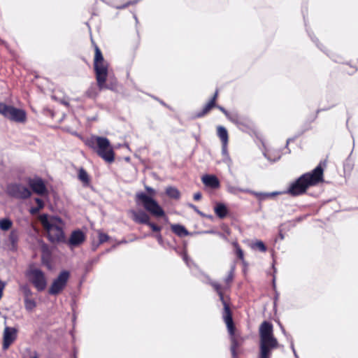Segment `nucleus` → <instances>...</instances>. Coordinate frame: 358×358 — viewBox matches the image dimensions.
I'll list each match as a JSON object with an SVG mask.
<instances>
[{"instance_id":"nucleus-46","label":"nucleus","mask_w":358,"mask_h":358,"mask_svg":"<svg viewBox=\"0 0 358 358\" xmlns=\"http://www.w3.org/2000/svg\"><path fill=\"white\" fill-rule=\"evenodd\" d=\"M41 209H39L37 206L36 207H31L29 210V212L31 215H36L37 214Z\"/></svg>"},{"instance_id":"nucleus-60","label":"nucleus","mask_w":358,"mask_h":358,"mask_svg":"<svg viewBox=\"0 0 358 358\" xmlns=\"http://www.w3.org/2000/svg\"><path fill=\"white\" fill-rule=\"evenodd\" d=\"M74 358H76V357H74Z\"/></svg>"},{"instance_id":"nucleus-4","label":"nucleus","mask_w":358,"mask_h":358,"mask_svg":"<svg viewBox=\"0 0 358 358\" xmlns=\"http://www.w3.org/2000/svg\"><path fill=\"white\" fill-rule=\"evenodd\" d=\"M85 145L93 150L99 157L108 163L115 159V153L109 140L103 136H92L85 141Z\"/></svg>"},{"instance_id":"nucleus-21","label":"nucleus","mask_w":358,"mask_h":358,"mask_svg":"<svg viewBox=\"0 0 358 358\" xmlns=\"http://www.w3.org/2000/svg\"><path fill=\"white\" fill-rule=\"evenodd\" d=\"M172 231L178 236L179 237H184L189 235V231L186 229V228L179 224H172L171 226Z\"/></svg>"},{"instance_id":"nucleus-49","label":"nucleus","mask_w":358,"mask_h":358,"mask_svg":"<svg viewBox=\"0 0 358 358\" xmlns=\"http://www.w3.org/2000/svg\"><path fill=\"white\" fill-rule=\"evenodd\" d=\"M292 141H293V139H292V138H288V139L287 140L286 145H285V148L287 150V153H290V152H291V151H290V150H289V148H288V145H289V143Z\"/></svg>"},{"instance_id":"nucleus-22","label":"nucleus","mask_w":358,"mask_h":358,"mask_svg":"<svg viewBox=\"0 0 358 358\" xmlns=\"http://www.w3.org/2000/svg\"><path fill=\"white\" fill-rule=\"evenodd\" d=\"M213 107H215V104H214V99L210 100L203 108V109L195 113L194 117L199 118L206 115Z\"/></svg>"},{"instance_id":"nucleus-42","label":"nucleus","mask_w":358,"mask_h":358,"mask_svg":"<svg viewBox=\"0 0 358 358\" xmlns=\"http://www.w3.org/2000/svg\"><path fill=\"white\" fill-rule=\"evenodd\" d=\"M279 325H280V329L282 331V333L285 336L287 339L289 341V339L292 338L291 335H289V334L287 333V331H285L284 327L280 323L279 324Z\"/></svg>"},{"instance_id":"nucleus-30","label":"nucleus","mask_w":358,"mask_h":358,"mask_svg":"<svg viewBox=\"0 0 358 358\" xmlns=\"http://www.w3.org/2000/svg\"><path fill=\"white\" fill-rule=\"evenodd\" d=\"M251 248L253 250H258L263 252L266 251V247L262 241H257L255 243H252Z\"/></svg>"},{"instance_id":"nucleus-47","label":"nucleus","mask_w":358,"mask_h":358,"mask_svg":"<svg viewBox=\"0 0 358 358\" xmlns=\"http://www.w3.org/2000/svg\"><path fill=\"white\" fill-rule=\"evenodd\" d=\"M215 107H217L220 111H222L225 115L226 117L229 115V113L224 107L216 105Z\"/></svg>"},{"instance_id":"nucleus-36","label":"nucleus","mask_w":358,"mask_h":358,"mask_svg":"<svg viewBox=\"0 0 358 358\" xmlns=\"http://www.w3.org/2000/svg\"><path fill=\"white\" fill-rule=\"evenodd\" d=\"M272 350L260 349L259 358H270Z\"/></svg>"},{"instance_id":"nucleus-24","label":"nucleus","mask_w":358,"mask_h":358,"mask_svg":"<svg viewBox=\"0 0 358 358\" xmlns=\"http://www.w3.org/2000/svg\"><path fill=\"white\" fill-rule=\"evenodd\" d=\"M78 179L83 182L84 186H88L90 182V177L87 171L80 168L78 171Z\"/></svg>"},{"instance_id":"nucleus-57","label":"nucleus","mask_w":358,"mask_h":358,"mask_svg":"<svg viewBox=\"0 0 358 358\" xmlns=\"http://www.w3.org/2000/svg\"><path fill=\"white\" fill-rule=\"evenodd\" d=\"M280 236L281 239H283L284 237H283L282 234H280Z\"/></svg>"},{"instance_id":"nucleus-3","label":"nucleus","mask_w":358,"mask_h":358,"mask_svg":"<svg viewBox=\"0 0 358 358\" xmlns=\"http://www.w3.org/2000/svg\"><path fill=\"white\" fill-rule=\"evenodd\" d=\"M40 221L47 231L49 241L52 243H64V222L58 216L48 217L46 214L40 216Z\"/></svg>"},{"instance_id":"nucleus-19","label":"nucleus","mask_w":358,"mask_h":358,"mask_svg":"<svg viewBox=\"0 0 358 358\" xmlns=\"http://www.w3.org/2000/svg\"><path fill=\"white\" fill-rule=\"evenodd\" d=\"M215 215L220 219L224 218L228 214L227 206L222 203H217L214 207Z\"/></svg>"},{"instance_id":"nucleus-9","label":"nucleus","mask_w":358,"mask_h":358,"mask_svg":"<svg viewBox=\"0 0 358 358\" xmlns=\"http://www.w3.org/2000/svg\"><path fill=\"white\" fill-rule=\"evenodd\" d=\"M6 193L17 199H27L31 195L30 189L21 183H10L7 185Z\"/></svg>"},{"instance_id":"nucleus-37","label":"nucleus","mask_w":358,"mask_h":358,"mask_svg":"<svg viewBox=\"0 0 358 358\" xmlns=\"http://www.w3.org/2000/svg\"><path fill=\"white\" fill-rule=\"evenodd\" d=\"M146 225L149 226L151 229L155 232H160L162 230V227L155 224L153 222H151L150 220L148 221V223L146 224Z\"/></svg>"},{"instance_id":"nucleus-54","label":"nucleus","mask_w":358,"mask_h":358,"mask_svg":"<svg viewBox=\"0 0 358 358\" xmlns=\"http://www.w3.org/2000/svg\"><path fill=\"white\" fill-rule=\"evenodd\" d=\"M3 295V291L0 290V299H1Z\"/></svg>"},{"instance_id":"nucleus-11","label":"nucleus","mask_w":358,"mask_h":358,"mask_svg":"<svg viewBox=\"0 0 358 358\" xmlns=\"http://www.w3.org/2000/svg\"><path fill=\"white\" fill-rule=\"evenodd\" d=\"M211 286L214 288V289L217 293L220 300L221 301L223 306H224V311L222 314L223 319H226L227 320V323L229 326L232 322V314L231 311L229 308V303L227 302L224 297V294L222 290L221 285L217 282H210Z\"/></svg>"},{"instance_id":"nucleus-18","label":"nucleus","mask_w":358,"mask_h":358,"mask_svg":"<svg viewBox=\"0 0 358 358\" xmlns=\"http://www.w3.org/2000/svg\"><path fill=\"white\" fill-rule=\"evenodd\" d=\"M202 182L203 184L208 187L215 189L219 187L220 181L215 176L213 175H205L202 177Z\"/></svg>"},{"instance_id":"nucleus-7","label":"nucleus","mask_w":358,"mask_h":358,"mask_svg":"<svg viewBox=\"0 0 358 358\" xmlns=\"http://www.w3.org/2000/svg\"><path fill=\"white\" fill-rule=\"evenodd\" d=\"M0 114L15 122L24 123L27 120L25 110L12 106H8L1 102H0Z\"/></svg>"},{"instance_id":"nucleus-41","label":"nucleus","mask_w":358,"mask_h":358,"mask_svg":"<svg viewBox=\"0 0 358 358\" xmlns=\"http://www.w3.org/2000/svg\"><path fill=\"white\" fill-rule=\"evenodd\" d=\"M34 200H35L36 203H37V207L39 209L41 210L42 208H43V207H44V202H43V201L41 199L36 198Z\"/></svg>"},{"instance_id":"nucleus-8","label":"nucleus","mask_w":358,"mask_h":358,"mask_svg":"<svg viewBox=\"0 0 358 358\" xmlns=\"http://www.w3.org/2000/svg\"><path fill=\"white\" fill-rule=\"evenodd\" d=\"M26 276L38 292H43L47 286V279L44 272L38 268H29Z\"/></svg>"},{"instance_id":"nucleus-2","label":"nucleus","mask_w":358,"mask_h":358,"mask_svg":"<svg viewBox=\"0 0 358 358\" xmlns=\"http://www.w3.org/2000/svg\"><path fill=\"white\" fill-rule=\"evenodd\" d=\"M94 47V69L96 80V85L100 90L104 89L114 90L115 84L113 83H106L108 74V65L105 61L102 52L98 45L92 41Z\"/></svg>"},{"instance_id":"nucleus-35","label":"nucleus","mask_w":358,"mask_h":358,"mask_svg":"<svg viewBox=\"0 0 358 358\" xmlns=\"http://www.w3.org/2000/svg\"><path fill=\"white\" fill-rule=\"evenodd\" d=\"M182 257L187 266L191 267L194 264L192 260L188 257L186 251H183L182 253Z\"/></svg>"},{"instance_id":"nucleus-17","label":"nucleus","mask_w":358,"mask_h":358,"mask_svg":"<svg viewBox=\"0 0 358 358\" xmlns=\"http://www.w3.org/2000/svg\"><path fill=\"white\" fill-rule=\"evenodd\" d=\"M247 193H250L252 195L256 196L260 201L273 198L277 195L282 194L280 192H258L250 189L246 190Z\"/></svg>"},{"instance_id":"nucleus-53","label":"nucleus","mask_w":358,"mask_h":358,"mask_svg":"<svg viewBox=\"0 0 358 358\" xmlns=\"http://www.w3.org/2000/svg\"><path fill=\"white\" fill-rule=\"evenodd\" d=\"M273 288L275 289V276H273Z\"/></svg>"},{"instance_id":"nucleus-12","label":"nucleus","mask_w":358,"mask_h":358,"mask_svg":"<svg viewBox=\"0 0 358 358\" xmlns=\"http://www.w3.org/2000/svg\"><path fill=\"white\" fill-rule=\"evenodd\" d=\"M17 338V329L14 327H6L3 336V350H7Z\"/></svg>"},{"instance_id":"nucleus-27","label":"nucleus","mask_w":358,"mask_h":358,"mask_svg":"<svg viewBox=\"0 0 358 358\" xmlns=\"http://www.w3.org/2000/svg\"><path fill=\"white\" fill-rule=\"evenodd\" d=\"M18 233L16 230H12L9 234L8 240L12 245L13 248H16L18 242Z\"/></svg>"},{"instance_id":"nucleus-45","label":"nucleus","mask_w":358,"mask_h":358,"mask_svg":"<svg viewBox=\"0 0 358 358\" xmlns=\"http://www.w3.org/2000/svg\"><path fill=\"white\" fill-rule=\"evenodd\" d=\"M155 238H157L158 243L160 244V245H162L163 244V238H162V234H160V232H158L157 234H155Z\"/></svg>"},{"instance_id":"nucleus-34","label":"nucleus","mask_w":358,"mask_h":358,"mask_svg":"<svg viewBox=\"0 0 358 358\" xmlns=\"http://www.w3.org/2000/svg\"><path fill=\"white\" fill-rule=\"evenodd\" d=\"M234 245L235 247L236 254L238 258H239L241 260H243V251L242 250V249L240 248L239 245L237 243H234Z\"/></svg>"},{"instance_id":"nucleus-51","label":"nucleus","mask_w":358,"mask_h":358,"mask_svg":"<svg viewBox=\"0 0 358 358\" xmlns=\"http://www.w3.org/2000/svg\"><path fill=\"white\" fill-rule=\"evenodd\" d=\"M217 91L215 92L214 96L212 97V99L210 100H213L214 99V104H215V101H216V99L217 97Z\"/></svg>"},{"instance_id":"nucleus-5","label":"nucleus","mask_w":358,"mask_h":358,"mask_svg":"<svg viewBox=\"0 0 358 358\" xmlns=\"http://www.w3.org/2000/svg\"><path fill=\"white\" fill-rule=\"evenodd\" d=\"M145 190L151 195L149 196L145 192H139L136 194V201L138 204H141L144 209L152 215L160 217L165 215L164 210L159 206L156 200L152 196L155 194V190L148 186H145Z\"/></svg>"},{"instance_id":"nucleus-23","label":"nucleus","mask_w":358,"mask_h":358,"mask_svg":"<svg viewBox=\"0 0 358 358\" xmlns=\"http://www.w3.org/2000/svg\"><path fill=\"white\" fill-rule=\"evenodd\" d=\"M101 91L98 85L92 83L87 90L85 92V96L90 99H95L99 94V92Z\"/></svg>"},{"instance_id":"nucleus-14","label":"nucleus","mask_w":358,"mask_h":358,"mask_svg":"<svg viewBox=\"0 0 358 358\" xmlns=\"http://www.w3.org/2000/svg\"><path fill=\"white\" fill-rule=\"evenodd\" d=\"M223 320L227 324V329H228V331H229L230 337H231V345L230 350L231 352V355H238L236 350H237V348L239 347L240 343L235 336V332H234L235 327H234V322L232 321L231 324L229 326V324L227 323V320L226 319H223Z\"/></svg>"},{"instance_id":"nucleus-29","label":"nucleus","mask_w":358,"mask_h":358,"mask_svg":"<svg viewBox=\"0 0 358 358\" xmlns=\"http://www.w3.org/2000/svg\"><path fill=\"white\" fill-rule=\"evenodd\" d=\"M13 222L8 218L0 220V229L3 231L8 230L12 227Z\"/></svg>"},{"instance_id":"nucleus-50","label":"nucleus","mask_w":358,"mask_h":358,"mask_svg":"<svg viewBox=\"0 0 358 358\" xmlns=\"http://www.w3.org/2000/svg\"><path fill=\"white\" fill-rule=\"evenodd\" d=\"M6 286V283L0 280V290L3 291Z\"/></svg>"},{"instance_id":"nucleus-58","label":"nucleus","mask_w":358,"mask_h":358,"mask_svg":"<svg viewBox=\"0 0 358 358\" xmlns=\"http://www.w3.org/2000/svg\"><path fill=\"white\" fill-rule=\"evenodd\" d=\"M32 358H38V356L36 355Z\"/></svg>"},{"instance_id":"nucleus-43","label":"nucleus","mask_w":358,"mask_h":358,"mask_svg":"<svg viewBox=\"0 0 358 358\" xmlns=\"http://www.w3.org/2000/svg\"><path fill=\"white\" fill-rule=\"evenodd\" d=\"M289 341L290 343V348H291V349H292V352L294 353V355L295 358H299V356H298V355H297V353L296 352V350L294 348L293 339L291 338V339L289 340Z\"/></svg>"},{"instance_id":"nucleus-26","label":"nucleus","mask_w":358,"mask_h":358,"mask_svg":"<svg viewBox=\"0 0 358 358\" xmlns=\"http://www.w3.org/2000/svg\"><path fill=\"white\" fill-rule=\"evenodd\" d=\"M264 155L268 160H269L271 162H276L281 157V155L280 154V152L278 151L273 152L267 151V152H264Z\"/></svg>"},{"instance_id":"nucleus-13","label":"nucleus","mask_w":358,"mask_h":358,"mask_svg":"<svg viewBox=\"0 0 358 358\" xmlns=\"http://www.w3.org/2000/svg\"><path fill=\"white\" fill-rule=\"evenodd\" d=\"M29 185L32 191L38 195H44L48 192L45 185L41 178L29 179Z\"/></svg>"},{"instance_id":"nucleus-16","label":"nucleus","mask_w":358,"mask_h":358,"mask_svg":"<svg viewBox=\"0 0 358 358\" xmlns=\"http://www.w3.org/2000/svg\"><path fill=\"white\" fill-rule=\"evenodd\" d=\"M131 213L132 215V220L138 224H146L150 220L149 215L142 210L138 211L132 210H131Z\"/></svg>"},{"instance_id":"nucleus-15","label":"nucleus","mask_w":358,"mask_h":358,"mask_svg":"<svg viewBox=\"0 0 358 358\" xmlns=\"http://www.w3.org/2000/svg\"><path fill=\"white\" fill-rule=\"evenodd\" d=\"M85 240V234L80 229L72 231L67 242L70 247H77L81 245Z\"/></svg>"},{"instance_id":"nucleus-32","label":"nucleus","mask_w":358,"mask_h":358,"mask_svg":"<svg viewBox=\"0 0 358 358\" xmlns=\"http://www.w3.org/2000/svg\"><path fill=\"white\" fill-rule=\"evenodd\" d=\"M20 290L24 295V299L30 298L33 294L32 291L27 285H21Z\"/></svg>"},{"instance_id":"nucleus-31","label":"nucleus","mask_w":358,"mask_h":358,"mask_svg":"<svg viewBox=\"0 0 358 358\" xmlns=\"http://www.w3.org/2000/svg\"><path fill=\"white\" fill-rule=\"evenodd\" d=\"M227 117L229 120L236 124V125H241L242 124L239 115L236 113H229Z\"/></svg>"},{"instance_id":"nucleus-52","label":"nucleus","mask_w":358,"mask_h":358,"mask_svg":"<svg viewBox=\"0 0 358 358\" xmlns=\"http://www.w3.org/2000/svg\"><path fill=\"white\" fill-rule=\"evenodd\" d=\"M278 295H279L278 293L276 292L275 296V299H274V304L275 305V302H276V301H277V299L278 298Z\"/></svg>"},{"instance_id":"nucleus-56","label":"nucleus","mask_w":358,"mask_h":358,"mask_svg":"<svg viewBox=\"0 0 358 358\" xmlns=\"http://www.w3.org/2000/svg\"><path fill=\"white\" fill-rule=\"evenodd\" d=\"M312 41H313L315 43H317V39L315 38V40L314 38H312Z\"/></svg>"},{"instance_id":"nucleus-28","label":"nucleus","mask_w":358,"mask_h":358,"mask_svg":"<svg viewBox=\"0 0 358 358\" xmlns=\"http://www.w3.org/2000/svg\"><path fill=\"white\" fill-rule=\"evenodd\" d=\"M24 303L26 310L29 312L32 311L36 306V301L31 298L24 299Z\"/></svg>"},{"instance_id":"nucleus-6","label":"nucleus","mask_w":358,"mask_h":358,"mask_svg":"<svg viewBox=\"0 0 358 358\" xmlns=\"http://www.w3.org/2000/svg\"><path fill=\"white\" fill-rule=\"evenodd\" d=\"M260 349L273 350L278 348V342L273 336V324L264 321L259 327Z\"/></svg>"},{"instance_id":"nucleus-20","label":"nucleus","mask_w":358,"mask_h":358,"mask_svg":"<svg viewBox=\"0 0 358 358\" xmlns=\"http://www.w3.org/2000/svg\"><path fill=\"white\" fill-rule=\"evenodd\" d=\"M217 135L222 143L223 150L225 151L226 147L228 143L227 130L224 127L219 126L217 127Z\"/></svg>"},{"instance_id":"nucleus-59","label":"nucleus","mask_w":358,"mask_h":358,"mask_svg":"<svg viewBox=\"0 0 358 358\" xmlns=\"http://www.w3.org/2000/svg\"><path fill=\"white\" fill-rule=\"evenodd\" d=\"M134 18H135L136 21H137V17L136 15H134Z\"/></svg>"},{"instance_id":"nucleus-10","label":"nucleus","mask_w":358,"mask_h":358,"mask_svg":"<svg viewBox=\"0 0 358 358\" xmlns=\"http://www.w3.org/2000/svg\"><path fill=\"white\" fill-rule=\"evenodd\" d=\"M70 277V273L68 271H62L59 275L52 281L49 289L50 295L56 296L60 294L66 287Z\"/></svg>"},{"instance_id":"nucleus-55","label":"nucleus","mask_w":358,"mask_h":358,"mask_svg":"<svg viewBox=\"0 0 358 358\" xmlns=\"http://www.w3.org/2000/svg\"><path fill=\"white\" fill-rule=\"evenodd\" d=\"M231 357H232V358H238V355H231Z\"/></svg>"},{"instance_id":"nucleus-44","label":"nucleus","mask_w":358,"mask_h":358,"mask_svg":"<svg viewBox=\"0 0 358 358\" xmlns=\"http://www.w3.org/2000/svg\"><path fill=\"white\" fill-rule=\"evenodd\" d=\"M138 1V0H134V1H129L126 4L118 6L117 8H119V9L124 8L127 7L129 5L134 4V3H137Z\"/></svg>"},{"instance_id":"nucleus-40","label":"nucleus","mask_w":358,"mask_h":358,"mask_svg":"<svg viewBox=\"0 0 358 358\" xmlns=\"http://www.w3.org/2000/svg\"><path fill=\"white\" fill-rule=\"evenodd\" d=\"M187 206L189 208L193 209L194 211L196 212L197 214H199V215H200L201 216L204 215L203 213L202 212H201L195 205L189 203H187Z\"/></svg>"},{"instance_id":"nucleus-1","label":"nucleus","mask_w":358,"mask_h":358,"mask_svg":"<svg viewBox=\"0 0 358 358\" xmlns=\"http://www.w3.org/2000/svg\"><path fill=\"white\" fill-rule=\"evenodd\" d=\"M322 181H323V169L319 164L311 172L301 175L291 183L285 192L292 196H299L305 193L309 187L316 185Z\"/></svg>"},{"instance_id":"nucleus-25","label":"nucleus","mask_w":358,"mask_h":358,"mask_svg":"<svg viewBox=\"0 0 358 358\" xmlns=\"http://www.w3.org/2000/svg\"><path fill=\"white\" fill-rule=\"evenodd\" d=\"M166 194L169 197L174 199H178L180 197V191L177 188L171 186L166 189Z\"/></svg>"},{"instance_id":"nucleus-38","label":"nucleus","mask_w":358,"mask_h":358,"mask_svg":"<svg viewBox=\"0 0 358 358\" xmlns=\"http://www.w3.org/2000/svg\"><path fill=\"white\" fill-rule=\"evenodd\" d=\"M234 267L233 266L230 271L229 272L228 275L225 278L224 281L227 284L230 283L234 278Z\"/></svg>"},{"instance_id":"nucleus-48","label":"nucleus","mask_w":358,"mask_h":358,"mask_svg":"<svg viewBox=\"0 0 358 358\" xmlns=\"http://www.w3.org/2000/svg\"><path fill=\"white\" fill-rule=\"evenodd\" d=\"M201 192H196L194 194V199L196 201H199L201 199Z\"/></svg>"},{"instance_id":"nucleus-33","label":"nucleus","mask_w":358,"mask_h":358,"mask_svg":"<svg viewBox=\"0 0 358 358\" xmlns=\"http://www.w3.org/2000/svg\"><path fill=\"white\" fill-rule=\"evenodd\" d=\"M227 189L228 192H229L231 194H236L238 192H246L247 189H243L240 187L233 186L231 185H228L227 186Z\"/></svg>"},{"instance_id":"nucleus-39","label":"nucleus","mask_w":358,"mask_h":358,"mask_svg":"<svg viewBox=\"0 0 358 358\" xmlns=\"http://www.w3.org/2000/svg\"><path fill=\"white\" fill-rule=\"evenodd\" d=\"M109 239V236L103 233L99 234V243H103Z\"/></svg>"}]
</instances>
